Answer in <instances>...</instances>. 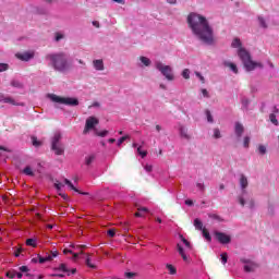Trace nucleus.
<instances>
[{"mask_svg":"<svg viewBox=\"0 0 279 279\" xmlns=\"http://www.w3.org/2000/svg\"><path fill=\"white\" fill-rule=\"evenodd\" d=\"M187 25L197 40L205 45H213L215 40L213 27H210L206 16L192 12L187 15Z\"/></svg>","mask_w":279,"mask_h":279,"instance_id":"f257e3e1","label":"nucleus"},{"mask_svg":"<svg viewBox=\"0 0 279 279\" xmlns=\"http://www.w3.org/2000/svg\"><path fill=\"white\" fill-rule=\"evenodd\" d=\"M232 49H238L236 53L244 64L246 71H256V69H263V63L252 60L250 51L243 47L240 38H234L231 43Z\"/></svg>","mask_w":279,"mask_h":279,"instance_id":"f03ea898","label":"nucleus"},{"mask_svg":"<svg viewBox=\"0 0 279 279\" xmlns=\"http://www.w3.org/2000/svg\"><path fill=\"white\" fill-rule=\"evenodd\" d=\"M46 60H48L49 66H52V69L59 71V73H66V71L71 69L69 56L64 52L49 53L46 56Z\"/></svg>","mask_w":279,"mask_h":279,"instance_id":"7ed1b4c3","label":"nucleus"},{"mask_svg":"<svg viewBox=\"0 0 279 279\" xmlns=\"http://www.w3.org/2000/svg\"><path fill=\"white\" fill-rule=\"evenodd\" d=\"M236 203L240 204L242 208H247L248 210L256 208V201H254V196L247 191L241 192V194L238 195Z\"/></svg>","mask_w":279,"mask_h":279,"instance_id":"20e7f679","label":"nucleus"},{"mask_svg":"<svg viewBox=\"0 0 279 279\" xmlns=\"http://www.w3.org/2000/svg\"><path fill=\"white\" fill-rule=\"evenodd\" d=\"M154 66L167 80V82L175 81V73L173 72V66L167 65L161 61H155Z\"/></svg>","mask_w":279,"mask_h":279,"instance_id":"39448f33","label":"nucleus"},{"mask_svg":"<svg viewBox=\"0 0 279 279\" xmlns=\"http://www.w3.org/2000/svg\"><path fill=\"white\" fill-rule=\"evenodd\" d=\"M48 99L52 100L53 104H63L64 106H80L77 98L60 97L56 94H48Z\"/></svg>","mask_w":279,"mask_h":279,"instance_id":"423d86ee","label":"nucleus"},{"mask_svg":"<svg viewBox=\"0 0 279 279\" xmlns=\"http://www.w3.org/2000/svg\"><path fill=\"white\" fill-rule=\"evenodd\" d=\"M181 241L183 243V245L185 246L182 247V245L178 244V252L180 254V256L182 257V259L184 260V263H191V258L189 257V255H186L187 252H191V250H193V247L191 246V242H189V240H186L184 236H180Z\"/></svg>","mask_w":279,"mask_h":279,"instance_id":"0eeeda50","label":"nucleus"},{"mask_svg":"<svg viewBox=\"0 0 279 279\" xmlns=\"http://www.w3.org/2000/svg\"><path fill=\"white\" fill-rule=\"evenodd\" d=\"M62 138V134L60 132L54 133L52 141H51V149L54 151L57 156H62L64 154V146L60 143Z\"/></svg>","mask_w":279,"mask_h":279,"instance_id":"6e6552de","label":"nucleus"},{"mask_svg":"<svg viewBox=\"0 0 279 279\" xmlns=\"http://www.w3.org/2000/svg\"><path fill=\"white\" fill-rule=\"evenodd\" d=\"M82 250H84V245L71 244L69 248L63 250V254H72L73 260H77L80 254H82Z\"/></svg>","mask_w":279,"mask_h":279,"instance_id":"1a4fd4ad","label":"nucleus"},{"mask_svg":"<svg viewBox=\"0 0 279 279\" xmlns=\"http://www.w3.org/2000/svg\"><path fill=\"white\" fill-rule=\"evenodd\" d=\"M97 125H99V119L95 116H90L85 121L84 134H88L90 130H96Z\"/></svg>","mask_w":279,"mask_h":279,"instance_id":"9d476101","label":"nucleus"},{"mask_svg":"<svg viewBox=\"0 0 279 279\" xmlns=\"http://www.w3.org/2000/svg\"><path fill=\"white\" fill-rule=\"evenodd\" d=\"M53 258H58V251H52L50 253H43V255L38 254V260L40 265H44V263H51Z\"/></svg>","mask_w":279,"mask_h":279,"instance_id":"9b49d317","label":"nucleus"},{"mask_svg":"<svg viewBox=\"0 0 279 279\" xmlns=\"http://www.w3.org/2000/svg\"><path fill=\"white\" fill-rule=\"evenodd\" d=\"M215 236H216L217 241H219V243H221L222 245H228V243H230V241H232V238H230L229 234H226L223 232L216 231Z\"/></svg>","mask_w":279,"mask_h":279,"instance_id":"f8f14e48","label":"nucleus"},{"mask_svg":"<svg viewBox=\"0 0 279 279\" xmlns=\"http://www.w3.org/2000/svg\"><path fill=\"white\" fill-rule=\"evenodd\" d=\"M0 101L2 104H10V106H25V104L19 102L14 98H12L11 96H5L3 94H0Z\"/></svg>","mask_w":279,"mask_h":279,"instance_id":"ddd939ff","label":"nucleus"},{"mask_svg":"<svg viewBox=\"0 0 279 279\" xmlns=\"http://www.w3.org/2000/svg\"><path fill=\"white\" fill-rule=\"evenodd\" d=\"M177 130H179L181 138H185V141H191V135L189 134V128H186V125L179 123L177 125Z\"/></svg>","mask_w":279,"mask_h":279,"instance_id":"4468645a","label":"nucleus"},{"mask_svg":"<svg viewBox=\"0 0 279 279\" xmlns=\"http://www.w3.org/2000/svg\"><path fill=\"white\" fill-rule=\"evenodd\" d=\"M15 58H17V60H22V62H29V60L34 58V51L17 52Z\"/></svg>","mask_w":279,"mask_h":279,"instance_id":"2eb2a0df","label":"nucleus"},{"mask_svg":"<svg viewBox=\"0 0 279 279\" xmlns=\"http://www.w3.org/2000/svg\"><path fill=\"white\" fill-rule=\"evenodd\" d=\"M242 263H244V271H254V269H256V267H258V265H256V263L246 259V258H242Z\"/></svg>","mask_w":279,"mask_h":279,"instance_id":"dca6fc26","label":"nucleus"},{"mask_svg":"<svg viewBox=\"0 0 279 279\" xmlns=\"http://www.w3.org/2000/svg\"><path fill=\"white\" fill-rule=\"evenodd\" d=\"M239 184L242 193L244 191H247V186H250V181L247 180V177H245V174H240Z\"/></svg>","mask_w":279,"mask_h":279,"instance_id":"f3484780","label":"nucleus"},{"mask_svg":"<svg viewBox=\"0 0 279 279\" xmlns=\"http://www.w3.org/2000/svg\"><path fill=\"white\" fill-rule=\"evenodd\" d=\"M93 66H94L95 71H104V69H106L104 65L102 59H95L93 61Z\"/></svg>","mask_w":279,"mask_h":279,"instance_id":"a211bd4d","label":"nucleus"},{"mask_svg":"<svg viewBox=\"0 0 279 279\" xmlns=\"http://www.w3.org/2000/svg\"><path fill=\"white\" fill-rule=\"evenodd\" d=\"M234 132L239 138L243 136V132H245V128H243V124H241V122L235 123Z\"/></svg>","mask_w":279,"mask_h":279,"instance_id":"6ab92c4d","label":"nucleus"},{"mask_svg":"<svg viewBox=\"0 0 279 279\" xmlns=\"http://www.w3.org/2000/svg\"><path fill=\"white\" fill-rule=\"evenodd\" d=\"M225 66L230 69V71H232V73H235V74L239 73V69L236 68V64H234L233 62L226 61Z\"/></svg>","mask_w":279,"mask_h":279,"instance_id":"aec40b11","label":"nucleus"},{"mask_svg":"<svg viewBox=\"0 0 279 279\" xmlns=\"http://www.w3.org/2000/svg\"><path fill=\"white\" fill-rule=\"evenodd\" d=\"M26 245H28V247H37L38 240H36V238L27 239L26 240Z\"/></svg>","mask_w":279,"mask_h":279,"instance_id":"412c9836","label":"nucleus"},{"mask_svg":"<svg viewBox=\"0 0 279 279\" xmlns=\"http://www.w3.org/2000/svg\"><path fill=\"white\" fill-rule=\"evenodd\" d=\"M57 269L58 271H62L63 274L71 276V270H69V267H66V264H61Z\"/></svg>","mask_w":279,"mask_h":279,"instance_id":"4be33fe9","label":"nucleus"},{"mask_svg":"<svg viewBox=\"0 0 279 279\" xmlns=\"http://www.w3.org/2000/svg\"><path fill=\"white\" fill-rule=\"evenodd\" d=\"M140 62H142L143 66L151 65V60L147 57H140Z\"/></svg>","mask_w":279,"mask_h":279,"instance_id":"5701e85b","label":"nucleus"},{"mask_svg":"<svg viewBox=\"0 0 279 279\" xmlns=\"http://www.w3.org/2000/svg\"><path fill=\"white\" fill-rule=\"evenodd\" d=\"M257 151L260 156H265V154H267V146L263 144L258 145Z\"/></svg>","mask_w":279,"mask_h":279,"instance_id":"b1692460","label":"nucleus"},{"mask_svg":"<svg viewBox=\"0 0 279 279\" xmlns=\"http://www.w3.org/2000/svg\"><path fill=\"white\" fill-rule=\"evenodd\" d=\"M194 228H196V230H204V225L202 223V220L196 218L194 220Z\"/></svg>","mask_w":279,"mask_h":279,"instance_id":"393cba45","label":"nucleus"},{"mask_svg":"<svg viewBox=\"0 0 279 279\" xmlns=\"http://www.w3.org/2000/svg\"><path fill=\"white\" fill-rule=\"evenodd\" d=\"M166 267L171 276H175V274H178V270L173 267V265L167 264Z\"/></svg>","mask_w":279,"mask_h":279,"instance_id":"a878e982","label":"nucleus"},{"mask_svg":"<svg viewBox=\"0 0 279 279\" xmlns=\"http://www.w3.org/2000/svg\"><path fill=\"white\" fill-rule=\"evenodd\" d=\"M181 75H182V77H183L184 80H191V70L184 69V70L182 71Z\"/></svg>","mask_w":279,"mask_h":279,"instance_id":"bb28decb","label":"nucleus"},{"mask_svg":"<svg viewBox=\"0 0 279 279\" xmlns=\"http://www.w3.org/2000/svg\"><path fill=\"white\" fill-rule=\"evenodd\" d=\"M63 184H66V186H69V189H71V191H75L77 193L75 185H73V183H71V181H69V179H64Z\"/></svg>","mask_w":279,"mask_h":279,"instance_id":"cd10ccee","label":"nucleus"},{"mask_svg":"<svg viewBox=\"0 0 279 279\" xmlns=\"http://www.w3.org/2000/svg\"><path fill=\"white\" fill-rule=\"evenodd\" d=\"M241 104H242V109L247 110V108L250 106V99L244 97V98H242Z\"/></svg>","mask_w":279,"mask_h":279,"instance_id":"c85d7f7f","label":"nucleus"},{"mask_svg":"<svg viewBox=\"0 0 279 279\" xmlns=\"http://www.w3.org/2000/svg\"><path fill=\"white\" fill-rule=\"evenodd\" d=\"M148 210L145 207L138 208V211L135 214V217H143V215L147 214Z\"/></svg>","mask_w":279,"mask_h":279,"instance_id":"c756f323","label":"nucleus"},{"mask_svg":"<svg viewBox=\"0 0 279 279\" xmlns=\"http://www.w3.org/2000/svg\"><path fill=\"white\" fill-rule=\"evenodd\" d=\"M11 86H13V88H23V83H21L20 81L13 80L11 81Z\"/></svg>","mask_w":279,"mask_h":279,"instance_id":"7c9ffc66","label":"nucleus"},{"mask_svg":"<svg viewBox=\"0 0 279 279\" xmlns=\"http://www.w3.org/2000/svg\"><path fill=\"white\" fill-rule=\"evenodd\" d=\"M269 120L272 123V125H279L278 119L276 118L275 113L269 114Z\"/></svg>","mask_w":279,"mask_h":279,"instance_id":"2f4dec72","label":"nucleus"},{"mask_svg":"<svg viewBox=\"0 0 279 279\" xmlns=\"http://www.w3.org/2000/svg\"><path fill=\"white\" fill-rule=\"evenodd\" d=\"M205 114L207 117V122L208 123H215V120L213 119V113H210V110H206Z\"/></svg>","mask_w":279,"mask_h":279,"instance_id":"473e14b6","label":"nucleus"},{"mask_svg":"<svg viewBox=\"0 0 279 279\" xmlns=\"http://www.w3.org/2000/svg\"><path fill=\"white\" fill-rule=\"evenodd\" d=\"M258 24L264 28L267 29V22H265V19L263 16L258 17Z\"/></svg>","mask_w":279,"mask_h":279,"instance_id":"72a5a7b5","label":"nucleus"},{"mask_svg":"<svg viewBox=\"0 0 279 279\" xmlns=\"http://www.w3.org/2000/svg\"><path fill=\"white\" fill-rule=\"evenodd\" d=\"M128 138H130V135H125L122 136L118 140V147H121V145H123V143H125V141H128Z\"/></svg>","mask_w":279,"mask_h":279,"instance_id":"f704fd0d","label":"nucleus"},{"mask_svg":"<svg viewBox=\"0 0 279 279\" xmlns=\"http://www.w3.org/2000/svg\"><path fill=\"white\" fill-rule=\"evenodd\" d=\"M23 173H25V175H34V171L32 170V167H29V166L24 168Z\"/></svg>","mask_w":279,"mask_h":279,"instance_id":"c9c22d12","label":"nucleus"},{"mask_svg":"<svg viewBox=\"0 0 279 279\" xmlns=\"http://www.w3.org/2000/svg\"><path fill=\"white\" fill-rule=\"evenodd\" d=\"M202 232H203V236L206 239V241H211L210 233L208 232V230H206V228H204L202 230Z\"/></svg>","mask_w":279,"mask_h":279,"instance_id":"e433bc0d","label":"nucleus"},{"mask_svg":"<svg viewBox=\"0 0 279 279\" xmlns=\"http://www.w3.org/2000/svg\"><path fill=\"white\" fill-rule=\"evenodd\" d=\"M137 154L138 156H141L142 158H145V156H147V150H143L141 148V146L137 147Z\"/></svg>","mask_w":279,"mask_h":279,"instance_id":"4c0bfd02","label":"nucleus"},{"mask_svg":"<svg viewBox=\"0 0 279 279\" xmlns=\"http://www.w3.org/2000/svg\"><path fill=\"white\" fill-rule=\"evenodd\" d=\"M10 69V65L8 63H0V73H3Z\"/></svg>","mask_w":279,"mask_h":279,"instance_id":"58836bf2","label":"nucleus"},{"mask_svg":"<svg viewBox=\"0 0 279 279\" xmlns=\"http://www.w3.org/2000/svg\"><path fill=\"white\" fill-rule=\"evenodd\" d=\"M196 77H198L199 82H202V84H206V78L204 77V75H202V73L199 72H195Z\"/></svg>","mask_w":279,"mask_h":279,"instance_id":"ea45409f","label":"nucleus"},{"mask_svg":"<svg viewBox=\"0 0 279 279\" xmlns=\"http://www.w3.org/2000/svg\"><path fill=\"white\" fill-rule=\"evenodd\" d=\"M250 136H245L243 140V147H245L247 149V147H250Z\"/></svg>","mask_w":279,"mask_h":279,"instance_id":"a19ab883","label":"nucleus"},{"mask_svg":"<svg viewBox=\"0 0 279 279\" xmlns=\"http://www.w3.org/2000/svg\"><path fill=\"white\" fill-rule=\"evenodd\" d=\"M214 138H221V131L219 129H214Z\"/></svg>","mask_w":279,"mask_h":279,"instance_id":"79ce46f5","label":"nucleus"},{"mask_svg":"<svg viewBox=\"0 0 279 279\" xmlns=\"http://www.w3.org/2000/svg\"><path fill=\"white\" fill-rule=\"evenodd\" d=\"M97 136H100L101 138H104L105 136H108V131L104 130V131H96Z\"/></svg>","mask_w":279,"mask_h":279,"instance_id":"37998d69","label":"nucleus"},{"mask_svg":"<svg viewBox=\"0 0 279 279\" xmlns=\"http://www.w3.org/2000/svg\"><path fill=\"white\" fill-rule=\"evenodd\" d=\"M201 93H202L203 97H205L206 99H208L210 97V94L208 93V89H206V88H202Z\"/></svg>","mask_w":279,"mask_h":279,"instance_id":"c03bdc74","label":"nucleus"},{"mask_svg":"<svg viewBox=\"0 0 279 279\" xmlns=\"http://www.w3.org/2000/svg\"><path fill=\"white\" fill-rule=\"evenodd\" d=\"M94 160H95V156L90 155L86 157L85 162L86 165H92Z\"/></svg>","mask_w":279,"mask_h":279,"instance_id":"a18cd8bd","label":"nucleus"},{"mask_svg":"<svg viewBox=\"0 0 279 279\" xmlns=\"http://www.w3.org/2000/svg\"><path fill=\"white\" fill-rule=\"evenodd\" d=\"M32 143L34 145V147H40V142L38 141V138L36 137H32Z\"/></svg>","mask_w":279,"mask_h":279,"instance_id":"49530a36","label":"nucleus"},{"mask_svg":"<svg viewBox=\"0 0 279 279\" xmlns=\"http://www.w3.org/2000/svg\"><path fill=\"white\" fill-rule=\"evenodd\" d=\"M221 263H222V265H226V263H228V254L227 253L221 254Z\"/></svg>","mask_w":279,"mask_h":279,"instance_id":"de8ad7c7","label":"nucleus"},{"mask_svg":"<svg viewBox=\"0 0 279 279\" xmlns=\"http://www.w3.org/2000/svg\"><path fill=\"white\" fill-rule=\"evenodd\" d=\"M86 265H87V267H90V269H96V267H97L93 263H90V257L86 258Z\"/></svg>","mask_w":279,"mask_h":279,"instance_id":"09e8293b","label":"nucleus"},{"mask_svg":"<svg viewBox=\"0 0 279 279\" xmlns=\"http://www.w3.org/2000/svg\"><path fill=\"white\" fill-rule=\"evenodd\" d=\"M7 278H16V271L15 270L8 271Z\"/></svg>","mask_w":279,"mask_h":279,"instance_id":"8fccbe9b","label":"nucleus"},{"mask_svg":"<svg viewBox=\"0 0 279 279\" xmlns=\"http://www.w3.org/2000/svg\"><path fill=\"white\" fill-rule=\"evenodd\" d=\"M19 270H20L22 274H27V271H29V267H27V266H21V267L19 268Z\"/></svg>","mask_w":279,"mask_h":279,"instance_id":"3c124183","label":"nucleus"},{"mask_svg":"<svg viewBox=\"0 0 279 279\" xmlns=\"http://www.w3.org/2000/svg\"><path fill=\"white\" fill-rule=\"evenodd\" d=\"M144 169H145V171H146L147 173H151L154 167H153L151 165H145V166H144Z\"/></svg>","mask_w":279,"mask_h":279,"instance_id":"603ef678","label":"nucleus"},{"mask_svg":"<svg viewBox=\"0 0 279 279\" xmlns=\"http://www.w3.org/2000/svg\"><path fill=\"white\" fill-rule=\"evenodd\" d=\"M107 234H108V236H110L111 239H114V236H116V232H114V229H110V230H108L107 231Z\"/></svg>","mask_w":279,"mask_h":279,"instance_id":"864d4df0","label":"nucleus"},{"mask_svg":"<svg viewBox=\"0 0 279 279\" xmlns=\"http://www.w3.org/2000/svg\"><path fill=\"white\" fill-rule=\"evenodd\" d=\"M124 276L125 278L132 279V278H135L136 272H125Z\"/></svg>","mask_w":279,"mask_h":279,"instance_id":"5fc2aeb1","label":"nucleus"},{"mask_svg":"<svg viewBox=\"0 0 279 279\" xmlns=\"http://www.w3.org/2000/svg\"><path fill=\"white\" fill-rule=\"evenodd\" d=\"M64 38V36L62 35V34H60V33H57L56 34V40H57V43L59 41V40H62Z\"/></svg>","mask_w":279,"mask_h":279,"instance_id":"6e6d98bb","label":"nucleus"},{"mask_svg":"<svg viewBox=\"0 0 279 279\" xmlns=\"http://www.w3.org/2000/svg\"><path fill=\"white\" fill-rule=\"evenodd\" d=\"M21 252H23V248H17L14 253V256L19 258L21 256Z\"/></svg>","mask_w":279,"mask_h":279,"instance_id":"4d7b16f0","label":"nucleus"},{"mask_svg":"<svg viewBox=\"0 0 279 279\" xmlns=\"http://www.w3.org/2000/svg\"><path fill=\"white\" fill-rule=\"evenodd\" d=\"M56 190L60 191V189H62V186H64V183H54Z\"/></svg>","mask_w":279,"mask_h":279,"instance_id":"13d9d810","label":"nucleus"},{"mask_svg":"<svg viewBox=\"0 0 279 279\" xmlns=\"http://www.w3.org/2000/svg\"><path fill=\"white\" fill-rule=\"evenodd\" d=\"M196 186L198 191H204V183H197Z\"/></svg>","mask_w":279,"mask_h":279,"instance_id":"bf43d9fd","label":"nucleus"},{"mask_svg":"<svg viewBox=\"0 0 279 279\" xmlns=\"http://www.w3.org/2000/svg\"><path fill=\"white\" fill-rule=\"evenodd\" d=\"M114 3H120L121 5H125V0H112Z\"/></svg>","mask_w":279,"mask_h":279,"instance_id":"052dcab7","label":"nucleus"},{"mask_svg":"<svg viewBox=\"0 0 279 279\" xmlns=\"http://www.w3.org/2000/svg\"><path fill=\"white\" fill-rule=\"evenodd\" d=\"M31 263H40V260L38 259V255H37V257L32 258Z\"/></svg>","mask_w":279,"mask_h":279,"instance_id":"680f3d73","label":"nucleus"},{"mask_svg":"<svg viewBox=\"0 0 279 279\" xmlns=\"http://www.w3.org/2000/svg\"><path fill=\"white\" fill-rule=\"evenodd\" d=\"M185 204H186V206H193V201L186 199V201H185Z\"/></svg>","mask_w":279,"mask_h":279,"instance_id":"e2e57ef3","label":"nucleus"},{"mask_svg":"<svg viewBox=\"0 0 279 279\" xmlns=\"http://www.w3.org/2000/svg\"><path fill=\"white\" fill-rule=\"evenodd\" d=\"M162 131V126L160 124L156 125V132H161Z\"/></svg>","mask_w":279,"mask_h":279,"instance_id":"0e129e2a","label":"nucleus"},{"mask_svg":"<svg viewBox=\"0 0 279 279\" xmlns=\"http://www.w3.org/2000/svg\"><path fill=\"white\" fill-rule=\"evenodd\" d=\"M278 112H279L278 107H274V109H272V114H278Z\"/></svg>","mask_w":279,"mask_h":279,"instance_id":"69168bd1","label":"nucleus"},{"mask_svg":"<svg viewBox=\"0 0 279 279\" xmlns=\"http://www.w3.org/2000/svg\"><path fill=\"white\" fill-rule=\"evenodd\" d=\"M159 88H161L162 90H167V85L160 84V85H159Z\"/></svg>","mask_w":279,"mask_h":279,"instance_id":"338daca9","label":"nucleus"},{"mask_svg":"<svg viewBox=\"0 0 279 279\" xmlns=\"http://www.w3.org/2000/svg\"><path fill=\"white\" fill-rule=\"evenodd\" d=\"M93 26L94 27H99V22H97V21L93 22Z\"/></svg>","mask_w":279,"mask_h":279,"instance_id":"774afa93","label":"nucleus"}]
</instances>
